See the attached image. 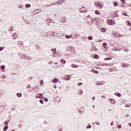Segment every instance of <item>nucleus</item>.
Listing matches in <instances>:
<instances>
[{"instance_id":"50","label":"nucleus","mask_w":131,"mask_h":131,"mask_svg":"<svg viewBox=\"0 0 131 131\" xmlns=\"http://www.w3.org/2000/svg\"><path fill=\"white\" fill-rule=\"evenodd\" d=\"M102 98H104V96H102Z\"/></svg>"},{"instance_id":"21","label":"nucleus","mask_w":131,"mask_h":131,"mask_svg":"<svg viewBox=\"0 0 131 131\" xmlns=\"http://www.w3.org/2000/svg\"><path fill=\"white\" fill-rule=\"evenodd\" d=\"M95 13L96 15H99V14H100V12H99V10H95Z\"/></svg>"},{"instance_id":"18","label":"nucleus","mask_w":131,"mask_h":131,"mask_svg":"<svg viewBox=\"0 0 131 131\" xmlns=\"http://www.w3.org/2000/svg\"><path fill=\"white\" fill-rule=\"evenodd\" d=\"M114 7H117V6H118V3L117 2H115L114 3Z\"/></svg>"},{"instance_id":"11","label":"nucleus","mask_w":131,"mask_h":131,"mask_svg":"<svg viewBox=\"0 0 131 131\" xmlns=\"http://www.w3.org/2000/svg\"><path fill=\"white\" fill-rule=\"evenodd\" d=\"M60 63H61V64H65V63H66V61L64 59H61L60 61Z\"/></svg>"},{"instance_id":"7","label":"nucleus","mask_w":131,"mask_h":131,"mask_svg":"<svg viewBox=\"0 0 131 131\" xmlns=\"http://www.w3.org/2000/svg\"><path fill=\"white\" fill-rule=\"evenodd\" d=\"M71 67L72 68H77V67H78V66H77L76 64H71Z\"/></svg>"},{"instance_id":"28","label":"nucleus","mask_w":131,"mask_h":131,"mask_svg":"<svg viewBox=\"0 0 131 131\" xmlns=\"http://www.w3.org/2000/svg\"><path fill=\"white\" fill-rule=\"evenodd\" d=\"M111 103H112V104H115V101L114 100H111Z\"/></svg>"},{"instance_id":"44","label":"nucleus","mask_w":131,"mask_h":131,"mask_svg":"<svg viewBox=\"0 0 131 131\" xmlns=\"http://www.w3.org/2000/svg\"><path fill=\"white\" fill-rule=\"evenodd\" d=\"M92 49H93V50H95V49H96V47H92Z\"/></svg>"},{"instance_id":"10","label":"nucleus","mask_w":131,"mask_h":131,"mask_svg":"<svg viewBox=\"0 0 131 131\" xmlns=\"http://www.w3.org/2000/svg\"><path fill=\"white\" fill-rule=\"evenodd\" d=\"M51 51L53 52V54H57V50H56V49H52Z\"/></svg>"},{"instance_id":"9","label":"nucleus","mask_w":131,"mask_h":131,"mask_svg":"<svg viewBox=\"0 0 131 131\" xmlns=\"http://www.w3.org/2000/svg\"><path fill=\"white\" fill-rule=\"evenodd\" d=\"M92 72H93V73H96V74H99V72L98 71L92 70Z\"/></svg>"},{"instance_id":"29","label":"nucleus","mask_w":131,"mask_h":131,"mask_svg":"<svg viewBox=\"0 0 131 131\" xmlns=\"http://www.w3.org/2000/svg\"><path fill=\"white\" fill-rule=\"evenodd\" d=\"M79 92H79V95H82V93H83V92L82 91V90H81L79 91Z\"/></svg>"},{"instance_id":"4","label":"nucleus","mask_w":131,"mask_h":131,"mask_svg":"<svg viewBox=\"0 0 131 131\" xmlns=\"http://www.w3.org/2000/svg\"><path fill=\"white\" fill-rule=\"evenodd\" d=\"M71 78L70 75H67L64 77V79L65 80H69Z\"/></svg>"},{"instance_id":"54","label":"nucleus","mask_w":131,"mask_h":131,"mask_svg":"<svg viewBox=\"0 0 131 131\" xmlns=\"http://www.w3.org/2000/svg\"><path fill=\"white\" fill-rule=\"evenodd\" d=\"M59 130H62V129H60Z\"/></svg>"},{"instance_id":"45","label":"nucleus","mask_w":131,"mask_h":131,"mask_svg":"<svg viewBox=\"0 0 131 131\" xmlns=\"http://www.w3.org/2000/svg\"><path fill=\"white\" fill-rule=\"evenodd\" d=\"M123 15H124V16H126V13H123Z\"/></svg>"},{"instance_id":"2","label":"nucleus","mask_w":131,"mask_h":131,"mask_svg":"<svg viewBox=\"0 0 131 131\" xmlns=\"http://www.w3.org/2000/svg\"><path fill=\"white\" fill-rule=\"evenodd\" d=\"M36 98L39 99H42V98H43V95H42V94L38 93L36 95Z\"/></svg>"},{"instance_id":"25","label":"nucleus","mask_w":131,"mask_h":131,"mask_svg":"<svg viewBox=\"0 0 131 131\" xmlns=\"http://www.w3.org/2000/svg\"><path fill=\"white\" fill-rule=\"evenodd\" d=\"M30 7H31V5H30V4L26 5V8H30Z\"/></svg>"},{"instance_id":"17","label":"nucleus","mask_w":131,"mask_h":131,"mask_svg":"<svg viewBox=\"0 0 131 131\" xmlns=\"http://www.w3.org/2000/svg\"><path fill=\"white\" fill-rule=\"evenodd\" d=\"M70 50H71V51L72 52H73V51H75V50H74V47H72V46H71V47H70Z\"/></svg>"},{"instance_id":"22","label":"nucleus","mask_w":131,"mask_h":131,"mask_svg":"<svg viewBox=\"0 0 131 131\" xmlns=\"http://www.w3.org/2000/svg\"><path fill=\"white\" fill-rule=\"evenodd\" d=\"M101 31L102 32H106V29H105V28H102V29H101Z\"/></svg>"},{"instance_id":"23","label":"nucleus","mask_w":131,"mask_h":131,"mask_svg":"<svg viewBox=\"0 0 131 131\" xmlns=\"http://www.w3.org/2000/svg\"><path fill=\"white\" fill-rule=\"evenodd\" d=\"M88 39H89V40H93V36H89L88 37Z\"/></svg>"},{"instance_id":"1","label":"nucleus","mask_w":131,"mask_h":131,"mask_svg":"<svg viewBox=\"0 0 131 131\" xmlns=\"http://www.w3.org/2000/svg\"><path fill=\"white\" fill-rule=\"evenodd\" d=\"M94 5L96 6V7H97V9H102L104 6L100 2H95Z\"/></svg>"},{"instance_id":"51","label":"nucleus","mask_w":131,"mask_h":131,"mask_svg":"<svg viewBox=\"0 0 131 131\" xmlns=\"http://www.w3.org/2000/svg\"><path fill=\"white\" fill-rule=\"evenodd\" d=\"M12 131H15V130H14V129H12Z\"/></svg>"},{"instance_id":"8","label":"nucleus","mask_w":131,"mask_h":131,"mask_svg":"<svg viewBox=\"0 0 131 131\" xmlns=\"http://www.w3.org/2000/svg\"><path fill=\"white\" fill-rule=\"evenodd\" d=\"M58 81H59V80H58V79L56 78H55L52 80V82H53L54 83H57V82H58Z\"/></svg>"},{"instance_id":"31","label":"nucleus","mask_w":131,"mask_h":131,"mask_svg":"<svg viewBox=\"0 0 131 131\" xmlns=\"http://www.w3.org/2000/svg\"><path fill=\"white\" fill-rule=\"evenodd\" d=\"M44 100H45V102H48L49 101V99L47 98H45Z\"/></svg>"},{"instance_id":"6","label":"nucleus","mask_w":131,"mask_h":131,"mask_svg":"<svg viewBox=\"0 0 131 131\" xmlns=\"http://www.w3.org/2000/svg\"><path fill=\"white\" fill-rule=\"evenodd\" d=\"M96 85H102L103 82H97L96 83Z\"/></svg>"},{"instance_id":"26","label":"nucleus","mask_w":131,"mask_h":131,"mask_svg":"<svg viewBox=\"0 0 131 131\" xmlns=\"http://www.w3.org/2000/svg\"><path fill=\"white\" fill-rule=\"evenodd\" d=\"M103 46L104 49H106V47H105V46H107V43L104 42V43H103Z\"/></svg>"},{"instance_id":"43","label":"nucleus","mask_w":131,"mask_h":131,"mask_svg":"<svg viewBox=\"0 0 131 131\" xmlns=\"http://www.w3.org/2000/svg\"><path fill=\"white\" fill-rule=\"evenodd\" d=\"M75 36H79V34H77V35L75 34Z\"/></svg>"},{"instance_id":"19","label":"nucleus","mask_w":131,"mask_h":131,"mask_svg":"<svg viewBox=\"0 0 131 131\" xmlns=\"http://www.w3.org/2000/svg\"><path fill=\"white\" fill-rule=\"evenodd\" d=\"M9 122H10V120L6 121L5 122V125H7V126H8V123H9Z\"/></svg>"},{"instance_id":"36","label":"nucleus","mask_w":131,"mask_h":131,"mask_svg":"<svg viewBox=\"0 0 131 131\" xmlns=\"http://www.w3.org/2000/svg\"><path fill=\"white\" fill-rule=\"evenodd\" d=\"M95 99H96V97H95V96H93V97H92V100H93V101H95Z\"/></svg>"},{"instance_id":"30","label":"nucleus","mask_w":131,"mask_h":131,"mask_svg":"<svg viewBox=\"0 0 131 131\" xmlns=\"http://www.w3.org/2000/svg\"><path fill=\"white\" fill-rule=\"evenodd\" d=\"M93 20H94V21H98V20H99V18L96 17V18H94Z\"/></svg>"},{"instance_id":"12","label":"nucleus","mask_w":131,"mask_h":131,"mask_svg":"<svg viewBox=\"0 0 131 131\" xmlns=\"http://www.w3.org/2000/svg\"><path fill=\"white\" fill-rule=\"evenodd\" d=\"M104 61H107L108 60H112V58L111 57H106L104 58Z\"/></svg>"},{"instance_id":"37","label":"nucleus","mask_w":131,"mask_h":131,"mask_svg":"<svg viewBox=\"0 0 131 131\" xmlns=\"http://www.w3.org/2000/svg\"><path fill=\"white\" fill-rule=\"evenodd\" d=\"M125 106L127 108H129V105L128 104H126Z\"/></svg>"},{"instance_id":"39","label":"nucleus","mask_w":131,"mask_h":131,"mask_svg":"<svg viewBox=\"0 0 131 131\" xmlns=\"http://www.w3.org/2000/svg\"><path fill=\"white\" fill-rule=\"evenodd\" d=\"M118 128H121V125H119L118 126Z\"/></svg>"},{"instance_id":"15","label":"nucleus","mask_w":131,"mask_h":131,"mask_svg":"<svg viewBox=\"0 0 131 131\" xmlns=\"http://www.w3.org/2000/svg\"><path fill=\"white\" fill-rule=\"evenodd\" d=\"M5 68H6V67L4 65L1 66V68L3 71H4V70H5Z\"/></svg>"},{"instance_id":"52","label":"nucleus","mask_w":131,"mask_h":131,"mask_svg":"<svg viewBox=\"0 0 131 131\" xmlns=\"http://www.w3.org/2000/svg\"><path fill=\"white\" fill-rule=\"evenodd\" d=\"M54 88H55V89H56V86H54Z\"/></svg>"},{"instance_id":"5","label":"nucleus","mask_w":131,"mask_h":131,"mask_svg":"<svg viewBox=\"0 0 131 131\" xmlns=\"http://www.w3.org/2000/svg\"><path fill=\"white\" fill-rule=\"evenodd\" d=\"M47 23L48 26H50V23H52V19H47Z\"/></svg>"},{"instance_id":"49","label":"nucleus","mask_w":131,"mask_h":131,"mask_svg":"<svg viewBox=\"0 0 131 131\" xmlns=\"http://www.w3.org/2000/svg\"><path fill=\"white\" fill-rule=\"evenodd\" d=\"M83 9H84V8H81L80 11H81V10H82Z\"/></svg>"},{"instance_id":"34","label":"nucleus","mask_w":131,"mask_h":131,"mask_svg":"<svg viewBox=\"0 0 131 131\" xmlns=\"http://www.w3.org/2000/svg\"><path fill=\"white\" fill-rule=\"evenodd\" d=\"M39 102H40V104H43V101H42V100H40Z\"/></svg>"},{"instance_id":"40","label":"nucleus","mask_w":131,"mask_h":131,"mask_svg":"<svg viewBox=\"0 0 131 131\" xmlns=\"http://www.w3.org/2000/svg\"><path fill=\"white\" fill-rule=\"evenodd\" d=\"M22 45V42H21V41H19L18 42V45Z\"/></svg>"},{"instance_id":"35","label":"nucleus","mask_w":131,"mask_h":131,"mask_svg":"<svg viewBox=\"0 0 131 131\" xmlns=\"http://www.w3.org/2000/svg\"><path fill=\"white\" fill-rule=\"evenodd\" d=\"M4 50V47H0V51H2Z\"/></svg>"},{"instance_id":"14","label":"nucleus","mask_w":131,"mask_h":131,"mask_svg":"<svg viewBox=\"0 0 131 131\" xmlns=\"http://www.w3.org/2000/svg\"><path fill=\"white\" fill-rule=\"evenodd\" d=\"M8 128H9V126H7V125L4 127L3 130L4 131H6L7 130V129H8Z\"/></svg>"},{"instance_id":"47","label":"nucleus","mask_w":131,"mask_h":131,"mask_svg":"<svg viewBox=\"0 0 131 131\" xmlns=\"http://www.w3.org/2000/svg\"><path fill=\"white\" fill-rule=\"evenodd\" d=\"M128 116H129V115H126V117H128Z\"/></svg>"},{"instance_id":"32","label":"nucleus","mask_w":131,"mask_h":131,"mask_svg":"<svg viewBox=\"0 0 131 131\" xmlns=\"http://www.w3.org/2000/svg\"><path fill=\"white\" fill-rule=\"evenodd\" d=\"M41 84H42V85H43V82L42 81V80H41L40 82V85H41Z\"/></svg>"},{"instance_id":"46","label":"nucleus","mask_w":131,"mask_h":131,"mask_svg":"<svg viewBox=\"0 0 131 131\" xmlns=\"http://www.w3.org/2000/svg\"><path fill=\"white\" fill-rule=\"evenodd\" d=\"M128 125L130 126H131V123H128Z\"/></svg>"},{"instance_id":"13","label":"nucleus","mask_w":131,"mask_h":131,"mask_svg":"<svg viewBox=\"0 0 131 131\" xmlns=\"http://www.w3.org/2000/svg\"><path fill=\"white\" fill-rule=\"evenodd\" d=\"M115 35L116 36H117L118 37H121V35L120 34L117 33H116V34H115Z\"/></svg>"},{"instance_id":"53","label":"nucleus","mask_w":131,"mask_h":131,"mask_svg":"<svg viewBox=\"0 0 131 131\" xmlns=\"http://www.w3.org/2000/svg\"><path fill=\"white\" fill-rule=\"evenodd\" d=\"M54 88H55V89H56V86H54Z\"/></svg>"},{"instance_id":"3","label":"nucleus","mask_w":131,"mask_h":131,"mask_svg":"<svg viewBox=\"0 0 131 131\" xmlns=\"http://www.w3.org/2000/svg\"><path fill=\"white\" fill-rule=\"evenodd\" d=\"M107 24L109 25H114V24H115V21L110 19L107 21Z\"/></svg>"},{"instance_id":"24","label":"nucleus","mask_w":131,"mask_h":131,"mask_svg":"<svg viewBox=\"0 0 131 131\" xmlns=\"http://www.w3.org/2000/svg\"><path fill=\"white\" fill-rule=\"evenodd\" d=\"M17 96L20 98V97H22V94L21 93H17Z\"/></svg>"},{"instance_id":"33","label":"nucleus","mask_w":131,"mask_h":131,"mask_svg":"<svg viewBox=\"0 0 131 131\" xmlns=\"http://www.w3.org/2000/svg\"><path fill=\"white\" fill-rule=\"evenodd\" d=\"M82 84V83L81 82H79L78 84H77V85H78V86L81 85Z\"/></svg>"},{"instance_id":"38","label":"nucleus","mask_w":131,"mask_h":131,"mask_svg":"<svg viewBox=\"0 0 131 131\" xmlns=\"http://www.w3.org/2000/svg\"><path fill=\"white\" fill-rule=\"evenodd\" d=\"M66 38H70V36H69V35H67V36H66Z\"/></svg>"},{"instance_id":"41","label":"nucleus","mask_w":131,"mask_h":131,"mask_svg":"<svg viewBox=\"0 0 131 131\" xmlns=\"http://www.w3.org/2000/svg\"><path fill=\"white\" fill-rule=\"evenodd\" d=\"M111 125H113L114 124V122H112L111 123Z\"/></svg>"},{"instance_id":"42","label":"nucleus","mask_w":131,"mask_h":131,"mask_svg":"<svg viewBox=\"0 0 131 131\" xmlns=\"http://www.w3.org/2000/svg\"><path fill=\"white\" fill-rule=\"evenodd\" d=\"M121 1L122 2V3H124V2H125V0H121Z\"/></svg>"},{"instance_id":"27","label":"nucleus","mask_w":131,"mask_h":131,"mask_svg":"<svg viewBox=\"0 0 131 131\" xmlns=\"http://www.w3.org/2000/svg\"><path fill=\"white\" fill-rule=\"evenodd\" d=\"M94 58L95 59H98V58H99V56L97 55H95L94 56Z\"/></svg>"},{"instance_id":"20","label":"nucleus","mask_w":131,"mask_h":131,"mask_svg":"<svg viewBox=\"0 0 131 131\" xmlns=\"http://www.w3.org/2000/svg\"><path fill=\"white\" fill-rule=\"evenodd\" d=\"M127 25H128V26H131L130 21H127Z\"/></svg>"},{"instance_id":"16","label":"nucleus","mask_w":131,"mask_h":131,"mask_svg":"<svg viewBox=\"0 0 131 131\" xmlns=\"http://www.w3.org/2000/svg\"><path fill=\"white\" fill-rule=\"evenodd\" d=\"M115 95L117 96V97H121V94L119 93H116Z\"/></svg>"},{"instance_id":"48","label":"nucleus","mask_w":131,"mask_h":131,"mask_svg":"<svg viewBox=\"0 0 131 131\" xmlns=\"http://www.w3.org/2000/svg\"><path fill=\"white\" fill-rule=\"evenodd\" d=\"M92 107L95 108V105H92Z\"/></svg>"}]
</instances>
